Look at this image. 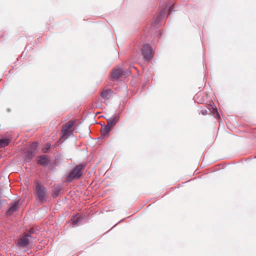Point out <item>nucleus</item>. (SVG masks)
I'll use <instances>...</instances> for the list:
<instances>
[{"label":"nucleus","mask_w":256,"mask_h":256,"mask_svg":"<svg viewBox=\"0 0 256 256\" xmlns=\"http://www.w3.org/2000/svg\"><path fill=\"white\" fill-rule=\"evenodd\" d=\"M85 164H81L75 166L66 176V179L67 182H71L74 180L78 179L82 174Z\"/></svg>","instance_id":"1"},{"label":"nucleus","mask_w":256,"mask_h":256,"mask_svg":"<svg viewBox=\"0 0 256 256\" xmlns=\"http://www.w3.org/2000/svg\"><path fill=\"white\" fill-rule=\"evenodd\" d=\"M131 72L128 69L124 70L121 68H116L110 73V80L116 81L121 78H126L130 75Z\"/></svg>","instance_id":"2"},{"label":"nucleus","mask_w":256,"mask_h":256,"mask_svg":"<svg viewBox=\"0 0 256 256\" xmlns=\"http://www.w3.org/2000/svg\"><path fill=\"white\" fill-rule=\"evenodd\" d=\"M74 122V120H70L63 126L62 132V136L61 138H67L68 136L72 134L73 132L72 127Z\"/></svg>","instance_id":"3"},{"label":"nucleus","mask_w":256,"mask_h":256,"mask_svg":"<svg viewBox=\"0 0 256 256\" xmlns=\"http://www.w3.org/2000/svg\"><path fill=\"white\" fill-rule=\"evenodd\" d=\"M36 200L43 203L45 200L46 189L40 184L36 183Z\"/></svg>","instance_id":"4"},{"label":"nucleus","mask_w":256,"mask_h":256,"mask_svg":"<svg viewBox=\"0 0 256 256\" xmlns=\"http://www.w3.org/2000/svg\"><path fill=\"white\" fill-rule=\"evenodd\" d=\"M142 54L146 60H148L154 56V52L152 47L148 44H145L141 50Z\"/></svg>","instance_id":"5"},{"label":"nucleus","mask_w":256,"mask_h":256,"mask_svg":"<svg viewBox=\"0 0 256 256\" xmlns=\"http://www.w3.org/2000/svg\"><path fill=\"white\" fill-rule=\"evenodd\" d=\"M114 92L111 89L105 87L102 90L100 96L106 101L110 100Z\"/></svg>","instance_id":"6"},{"label":"nucleus","mask_w":256,"mask_h":256,"mask_svg":"<svg viewBox=\"0 0 256 256\" xmlns=\"http://www.w3.org/2000/svg\"><path fill=\"white\" fill-rule=\"evenodd\" d=\"M30 238L31 236L30 234H26L19 240L18 243L20 246H25L29 243Z\"/></svg>","instance_id":"7"},{"label":"nucleus","mask_w":256,"mask_h":256,"mask_svg":"<svg viewBox=\"0 0 256 256\" xmlns=\"http://www.w3.org/2000/svg\"><path fill=\"white\" fill-rule=\"evenodd\" d=\"M19 208V202H15L12 204L10 208L7 212V214L10 216L13 214L14 212H16Z\"/></svg>","instance_id":"8"},{"label":"nucleus","mask_w":256,"mask_h":256,"mask_svg":"<svg viewBox=\"0 0 256 256\" xmlns=\"http://www.w3.org/2000/svg\"><path fill=\"white\" fill-rule=\"evenodd\" d=\"M38 163L42 166H45L48 164V156L46 155L45 156H40L38 157Z\"/></svg>","instance_id":"9"},{"label":"nucleus","mask_w":256,"mask_h":256,"mask_svg":"<svg viewBox=\"0 0 256 256\" xmlns=\"http://www.w3.org/2000/svg\"><path fill=\"white\" fill-rule=\"evenodd\" d=\"M118 117L114 116V118H112L108 120L107 124L106 126H108L109 128H110L112 130V127L116 124V123L118 122Z\"/></svg>","instance_id":"10"},{"label":"nucleus","mask_w":256,"mask_h":256,"mask_svg":"<svg viewBox=\"0 0 256 256\" xmlns=\"http://www.w3.org/2000/svg\"><path fill=\"white\" fill-rule=\"evenodd\" d=\"M111 130V129L109 128L108 126H105L104 127H102L101 129V134L102 136H105L108 135V132Z\"/></svg>","instance_id":"11"},{"label":"nucleus","mask_w":256,"mask_h":256,"mask_svg":"<svg viewBox=\"0 0 256 256\" xmlns=\"http://www.w3.org/2000/svg\"><path fill=\"white\" fill-rule=\"evenodd\" d=\"M10 142V140L8 138H1L0 139V148H4L7 146Z\"/></svg>","instance_id":"12"},{"label":"nucleus","mask_w":256,"mask_h":256,"mask_svg":"<svg viewBox=\"0 0 256 256\" xmlns=\"http://www.w3.org/2000/svg\"><path fill=\"white\" fill-rule=\"evenodd\" d=\"M26 160L29 162L32 159V150L31 148H30L26 152Z\"/></svg>","instance_id":"13"},{"label":"nucleus","mask_w":256,"mask_h":256,"mask_svg":"<svg viewBox=\"0 0 256 256\" xmlns=\"http://www.w3.org/2000/svg\"><path fill=\"white\" fill-rule=\"evenodd\" d=\"M50 144L48 143L46 144L42 148V151L45 153L47 152L48 150L50 148Z\"/></svg>","instance_id":"14"},{"label":"nucleus","mask_w":256,"mask_h":256,"mask_svg":"<svg viewBox=\"0 0 256 256\" xmlns=\"http://www.w3.org/2000/svg\"><path fill=\"white\" fill-rule=\"evenodd\" d=\"M201 113H202L203 115L206 114H208V110H207L206 109L202 110H201Z\"/></svg>","instance_id":"15"},{"label":"nucleus","mask_w":256,"mask_h":256,"mask_svg":"<svg viewBox=\"0 0 256 256\" xmlns=\"http://www.w3.org/2000/svg\"><path fill=\"white\" fill-rule=\"evenodd\" d=\"M166 8H164V10L162 12L161 15L164 14L166 12Z\"/></svg>","instance_id":"16"},{"label":"nucleus","mask_w":256,"mask_h":256,"mask_svg":"<svg viewBox=\"0 0 256 256\" xmlns=\"http://www.w3.org/2000/svg\"><path fill=\"white\" fill-rule=\"evenodd\" d=\"M36 145H37V144H36V143H34V142H33V144H32L33 148H34V146H36Z\"/></svg>","instance_id":"17"},{"label":"nucleus","mask_w":256,"mask_h":256,"mask_svg":"<svg viewBox=\"0 0 256 256\" xmlns=\"http://www.w3.org/2000/svg\"><path fill=\"white\" fill-rule=\"evenodd\" d=\"M77 220H74V221H73V222H73V224H76V222H77Z\"/></svg>","instance_id":"18"},{"label":"nucleus","mask_w":256,"mask_h":256,"mask_svg":"<svg viewBox=\"0 0 256 256\" xmlns=\"http://www.w3.org/2000/svg\"><path fill=\"white\" fill-rule=\"evenodd\" d=\"M171 10H172V8H169V10H168V14L170 13V11H171Z\"/></svg>","instance_id":"19"}]
</instances>
